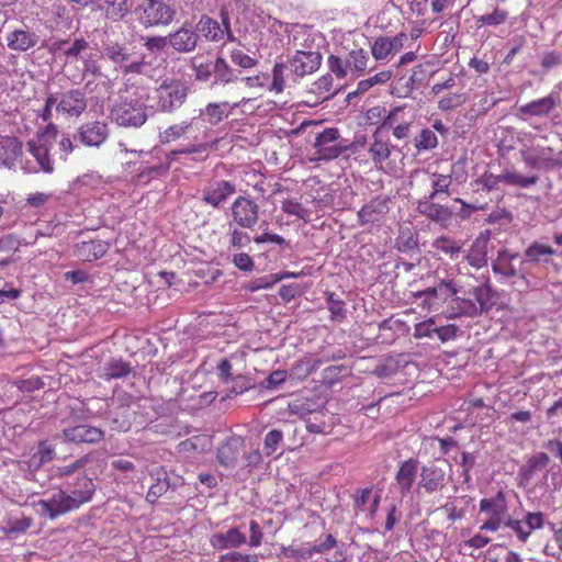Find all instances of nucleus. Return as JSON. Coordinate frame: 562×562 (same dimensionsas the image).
Here are the masks:
<instances>
[{"label":"nucleus","instance_id":"obj_1","mask_svg":"<svg viewBox=\"0 0 562 562\" xmlns=\"http://www.w3.org/2000/svg\"><path fill=\"white\" fill-rule=\"evenodd\" d=\"M125 89H121L119 98L111 108L110 115L119 126L138 128L147 119V106L143 102V94L138 89L130 93L127 82Z\"/></svg>","mask_w":562,"mask_h":562},{"label":"nucleus","instance_id":"obj_2","mask_svg":"<svg viewBox=\"0 0 562 562\" xmlns=\"http://www.w3.org/2000/svg\"><path fill=\"white\" fill-rule=\"evenodd\" d=\"M473 299H461L452 296L449 301L448 308L443 313L449 318L460 316H476L483 312L490 311L492 307V289L486 281L483 285L477 286L472 292Z\"/></svg>","mask_w":562,"mask_h":562},{"label":"nucleus","instance_id":"obj_3","mask_svg":"<svg viewBox=\"0 0 562 562\" xmlns=\"http://www.w3.org/2000/svg\"><path fill=\"white\" fill-rule=\"evenodd\" d=\"M111 427L117 431H128L134 425L144 426L146 418L140 400L124 393L119 396V405L110 413Z\"/></svg>","mask_w":562,"mask_h":562},{"label":"nucleus","instance_id":"obj_4","mask_svg":"<svg viewBox=\"0 0 562 562\" xmlns=\"http://www.w3.org/2000/svg\"><path fill=\"white\" fill-rule=\"evenodd\" d=\"M188 86L177 79H166L154 91L155 109L161 113H172L187 101Z\"/></svg>","mask_w":562,"mask_h":562},{"label":"nucleus","instance_id":"obj_5","mask_svg":"<svg viewBox=\"0 0 562 562\" xmlns=\"http://www.w3.org/2000/svg\"><path fill=\"white\" fill-rule=\"evenodd\" d=\"M144 27L168 26L176 16V10L162 0H143L135 9Z\"/></svg>","mask_w":562,"mask_h":562},{"label":"nucleus","instance_id":"obj_6","mask_svg":"<svg viewBox=\"0 0 562 562\" xmlns=\"http://www.w3.org/2000/svg\"><path fill=\"white\" fill-rule=\"evenodd\" d=\"M450 463L447 460H438L429 464L423 465L419 472L418 490H424L428 494L441 492L449 480L447 470Z\"/></svg>","mask_w":562,"mask_h":562},{"label":"nucleus","instance_id":"obj_7","mask_svg":"<svg viewBox=\"0 0 562 562\" xmlns=\"http://www.w3.org/2000/svg\"><path fill=\"white\" fill-rule=\"evenodd\" d=\"M351 146L353 144H348L347 140L340 139V133L335 127H327L322 133H318L314 142V148L321 160L336 159Z\"/></svg>","mask_w":562,"mask_h":562},{"label":"nucleus","instance_id":"obj_8","mask_svg":"<svg viewBox=\"0 0 562 562\" xmlns=\"http://www.w3.org/2000/svg\"><path fill=\"white\" fill-rule=\"evenodd\" d=\"M458 290L452 281L441 280L437 285L429 286L423 291L413 293L416 300H420L423 308L428 311H439L443 303H448L452 296L457 295Z\"/></svg>","mask_w":562,"mask_h":562},{"label":"nucleus","instance_id":"obj_9","mask_svg":"<svg viewBox=\"0 0 562 562\" xmlns=\"http://www.w3.org/2000/svg\"><path fill=\"white\" fill-rule=\"evenodd\" d=\"M289 69L296 82L306 75L315 72L322 64V55L314 50H296L289 59Z\"/></svg>","mask_w":562,"mask_h":562},{"label":"nucleus","instance_id":"obj_10","mask_svg":"<svg viewBox=\"0 0 562 562\" xmlns=\"http://www.w3.org/2000/svg\"><path fill=\"white\" fill-rule=\"evenodd\" d=\"M233 222L241 228L251 229L259 220V205L248 196H238L231 205Z\"/></svg>","mask_w":562,"mask_h":562},{"label":"nucleus","instance_id":"obj_11","mask_svg":"<svg viewBox=\"0 0 562 562\" xmlns=\"http://www.w3.org/2000/svg\"><path fill=\"white\" fill-rule=\"evenodd\" d=\"M55 439H63L74 443H97L103 440L104 431L90 425H77L65 428L60 434L54 436Z\"/></svg>","mask_w":562,"mask_h":562},{"label":"nucleus","instance_id":"obj_12","mask_svg":"<svg viewBox=\"0 0 562 562\" xmlns=\"http://www.w3.org/2000/svg\"><path fill=\"white\" fill-rule=\"evenodd\" d=\"M150 477L155 481L147 492L146 499L154 504L162 496L169 488L176 490L182 484L179 476L171 479L168 471L164 467H158L149 472Z\"/></svg>","mask_w":562,"mask_h":562},{"label":"nucleus","instance_id":"obj_13","mask_svg":"<svg viewBox=\"0 0 562 562\" xmlns=\"http://www.w3.org/2000/svg\"><path fill=\"white\" fill-rule=\"evenodd\" d=\"M36 506L40 507L42 515L47 516L52 520L76 509L74 499H70L69 495L61 490L54 493L48 499H40Z\"/></svg>","mask_w":562,"mask_h":562},{"label":"nucleus","instance_id":"obj_14","mask_svg":"<svg viewBox=\"0 0 562 562\" xmlns=\"http://www.w3.org/2000/svg\"><path fill=\"white\" fill-rule=\"evenodd\" d=\"M109 136L108 124L100 121L87 122L82 124L75 136L83 145L90 147L101 146Z\"/></svg>","mask_w":562,"mask_h":562},{"label":"nucleus","instance_id":"obj_15","mask_svg":"<svg viewBox=\"0 0 562 562\" xmlns=\"http://www.w3.org/2000/svg\"><path fill=\"white\" fill-rule=\"evenodd\" d=\"M515 506H509L503 492H498L494 497V531L499 528L508 529V533H514L515 522L518 517L515 516Z\"/></svg>","mask_w":562,"mask_h":562},{"label":"nucleus","instance_id":"obj_16","mask_svg":"<svg viewBox=\"0 0 562 562\" xmlns=\"http://www.w3.org/2000/svg\"><path fill=\"white\" fill-rule=\"evenodd\" d=\"M245 442L240 436H231L225 439L217 448L216 459L218 463L227 469L236 467Z\"/></svg>","mask_w":562,"mask_h":562},{"label":"nucleus","instance_id":"obj_17","mask_svg":"<svg viewBox=\"0 0 562 562\" xmlns=\"http://www.w3.org/2000/svg\"><path fill=\"white\" fill-rule=\"evenodd\" d=\"M87 103L88 101L83 90L71 89L61 93L56 110L69 116L78 117L86 111Z\"/></svg>","mask_w":562,"mask_h":562},{"label":"nucleus","instance_id":"obj_18","mask_svg":"<svg viewBox=\"0 0 562 562\" xmlns=\"http://www.w3.org/2000/svg\"><path fill=\"white\" fill-rule=\"evenodd\" d=\"M235 192L236 186L234 183L227 180H217L203 189L202 200L213 207H220Z\"/></svg>","mask_w":562,"mask_h":562},{"label":"nucleus","instance_id":"obj_19","mask_svg":"<svg viewBox=\"0 0 562 562\" xmlns=\"http://www.w3.org/2000/svg\"><path fill=\"white\" fill-rule=\"evenodd\" d=\"M248 101V99L243 98L239 102L233 104L228 102H212L200 111V116H203L204 121L210 125H217L224 119L228 117L233 110Z\"/></svg>","mask_w":562,"mask_h":562},{"label":"nucleus","instance_id":"obj_20","mask_svg":"<svg viewBox=\"0 0 562 562\" xmlns=\"http://www.w3.org/2000/svg\"><path fill=\"white\" fill-rule=\"evenodd\" d=\"M23 144L14 136H0V168L12 169L22 155Z\"/></svg>","mask_w":562,"mask_h":562},{"label":"nucleus","instance_id":"obj_21","mask_svg":"<svg viewBox=\"0 0 562 562\" xmlns=\"http://www.w3.org/2000/svg\"><path fill=\"white\" fill-rule=\"evenodd\" d=\"M199 35L188 23L169 34V45L179 53H190L195 49Z\"/></svg>","mask_w":562,"mask_h":562},{"label":"nucleus","instance_id":"obj_22","mask_svg":"<svg viewBox=\"0 0 562 562\" xmlns=\"http://www.w3.org/2000/svg\"><path fill=\"white\" fill-rule=\"evenodd\" d=\"M418 465L419 461L415 458H409L400 464L395 481L403 496L411 492L418 473Z\"/></svg>","mask_w":562,"mask_h":562},{"label":"nucleus","instance_id":"obj_23","mask_svg":"<svg viewBox=\"0 0 562 562\" xmlns=\"http://www.w3.org/2000/svg\"><path fill=\"white\" fill-rule=\"evenodd\" d=\"M387 212V200L374 198L358 212V223L360 225L373 224L380 221Z\"/></svg>","mask_w":562,"mask_h":562},{"label":"nucleus","instance_id":"obj_24","mask_svg":"<svg viewBox=\"0 0 562 562\" xmlns=\"http://www.w3.org/2000/svg\"><path fill=\"white\" fill-rule=\"evenodd\" d=\"M491 234L492 232L490 229L482 232L474 240L467 256L469 263L476 269L485 267L487 263V251Z\"/></svg>","mask_w":562,"mask_h":562},{"label":"nucleus","instance_id":"obj_25","mask_svg":"<svg viewBox=\"0 0 562 562\" xmlns=\"http://www.w3.org/2000/svg\"><path fill=\"white\" fill-rule=\"evenodd\" d=\"M40 36L29 29H16L7 36V45L11 50L25 52L38 44Z\"/></svg>","mask_w":562,"mask_h":562},{"label":"nucleus","instance_id":"obj_26","mask_svg":"<svg viewBox=\"0 0 562 562\" xmlns=\"http://www.w3.org/2000/svg\"><path fill=\"white\" fill-rule=\"evenodd\" d=\"M70 499H74L75 508H79L80 505L89 502L95 491V486L91 479L87 476H80L74 484L70 485Z\"/></svg>","mask_w":562,"mask_h":562},{"label":"nucleus","instance_id":"obj_27","mask_svg":"<svg viewBox=\"0 0 562 562\" xmlns=\"http://www.w3.org/2000/svg\"><path fill=\"white\" fill-rule=\"evenodd\" d=\"M557 105L558 99L550 94L521 105L519 112L524 115L543 116L549 115Z\"/></svg>","mask_w":562,"mask_h":562},{"label":"nucleus","instance_id":"obj_28","mask_svg":"<svg viewBox=\"0 0 562 562\" xmlns=\"http://www.w3.org/2000/svg\"><path fill=\"white\" fill-rule=\"evenodd\" d=\"M131 371L132 368L128 362L124 361L122 358H111L102 367L99 376L105 381H110L124 378L128 375Z\"/></svg>","mask_w":562,"mask_h":562},{"label":"nucleus","instance_id":"obj_29","mask_svg":"<svg viewBox=\"0 0 562 562\" xmlns=\"http://www.w3.org/2000/svg\"><path fill=\"white\" fill-rule=\"evenodd\" d=\"M542 525L543 516L541 513H529L526 520L517 519L514 533L519 540L525 541L532 530L541 528Z\"/></svg>","mask_w":562,"mask_h":562},{"label":"nucleus","instance_id":"obj_30","mask_svg":"<svg viewBox=\"0 0 562 562\" xmlns=\"http://www.w3.org/2000/svg\"><path fill=\"white\" fill-rule=\"evenodd\" d=\"M372 138L373 143L369 147V154L375 165H381L391 155L389 143L383 138V133L378 130L373 132Z\"/></svg>","mask_w":562,"mask_h":562},{"label":"nucleus","instance_id":"obj_31","mask_svg":"<svg viewBox=\"0 0 562 562\" xmlns=\"http://www.w3.org/2000/svg\"><path fill=\"white\" fill-rule=\"evenodd\" d=\"M432 200L419 201L417 210L420 214L435 222H446L450 218L451 212L448 207L431 202Z\"/></svg>","mask_w":562,"mask_h":562},{"label":"nucleus","instance_id":"obj_32","mask_svg":"<svg viewBox=\"0 0 562 562\" xmlns=\"http://www.w3.org/2000/svg\"><path fill=\"white\" fill-rule=\"evenodd\" d=\"M100 9L112 21L123 20L130 13L127 0H100Z\"/></svg>","mask_w":562,"mask_h":562},{"label":"nucleus","instance_id":"obj_33","mask_svg":"<svg viewBox=\"0 0 562 562\" xmlns=\"http://www.w3.org/2000/svg\"><path fill=\"white\" fill-rule=\"evenodd\" d=\"M515 262L521 263L517 254L499 252L494 261V273H499L504 277H515L517 274Z\"/></svg>","mask_w":562,"mask_h":562},{"label":"nucleus","instance_id":"obj_34","mask_svg":"<svg viewBox=\"0 0 562 562\" xmlns=\"http://www.w3.org/2000/svg\"><path fill=\"white\" fill-rule=\"evenodd\" d=\"M193 119L191 121H182L168 126L159 133V142L165 145L186 136L192 128Z\"/></svg>","mask_w":562,"mask_h":562},{"label":"nucleus","instance_id":"obj_35","mask_svg":"<svg viewBox=\"0 0 562 562\" xmlns=\"http://www.w3.org/2000/svg\"><path fill=\"white\" fill-rule=\"evenodd\" d=\"M103 57L111 60L113 64L119 65L120 68L123 64L130 61L131 54L125 45L119 43H108L102 48Z\"/></svg>","mask_w":562,"mask_h":562},{"label":"nucleus","instance_id":"obj_36","mask_svg":"<svg viewBox=\"0 0 562 562\" xmlns=\"http://www.w3.org/2000/svg\"><path fill=\"white\" fill-rule=\"evenodd\" d=\"M198 31L207 40L217 42L224 36V30L218 22L210 16L203 15L198 23Z\"/></svg>","mask_w":562,"mask_h":562},{"label":"nucleus","instance_id":"obj_37","mask_svg":"<svg viewBox=\"0 0 562 562\" xmlns=\"http://www.w3.org/2000/svg\"><path fill=\"white\" fill-rule=\"evenodd\" d=\"M109 249V244L102 240H90L81 244L80 256L87 261L97 260L103 257Z\"/></svg>","mask_w":562,"mask_h":562},{"label":"nucleus","instance_id":"obj_38","mask_svg":"<svg viewBox=\"0 0 562 562\" xmlns=\"http://www.w3.org/2000/svg\"><path fill=\"white\" fill-rule=\"evenodd\" d=\"M214 76L215 82H220L223 85H227L231 82H235L238 79V74L234 70L226 59L218 56L214 63Z\"/></svg>","mask_w":562,"mask_h":562},{"label":"nucleus","instance_id":"obj_39","mask_svg":"<svg viewBox=\"0 0 562 562\" xmlns=\"http://www.w3.org/2000/svg\"><path fill=\"white\" fill-rule=\"evenodd\" d=\"M555 250L544 244L533 241L526 250L525 257L529 262H546L548 263V256L554 255Z\"/></svg>","mask_w":562,"mask_h":562},{"label":"nucleus","instance_id":"obj_40","mask_svg":"<svg viewBox=\"0 0 562 562\" xmlns=\"http://www.w3.org/2000/svg\"><path fill=\"white\" fill-rule=\"evenodd\" d=\"M327 308L330 312V319L341 322L347 316L346 303L333 292H326Z\"/></svg>","mask_w":562,"mask_h":562},{"label":"nucleus","instance_id":"obj_41","mask_svg":"<svg viewBox=\"0 0 562 562\" xmlns=\"http://www.w3.org/2000/svg\"><path fill=\"white\" fill-rule=\"evenodd\" d=\"M29 150L44 172L52 173L54 171V165L49 159L48 149L44 145H36L34 142H29Z\"/></svg>","mask_w":562,"mask_h":562},{"label":"nucleus","instance_id":"obj_42","mask_svg":"<svg viewBox=\"0 0 562 562\" xmlns=\"http://www.w3.org/2000/svg\"><path fill=\"white\" fill-rule=\"evenodd\" d=\"M88 48V42L85 38H76L72 43L60 41L56 43V49L61 52L67 58H77Z\"/></svg>","mask_w":562,"mask_h":562},{"label":"nucleus","instance_id":"obj_43","mask_svg":"<svg viewBox=\"0 0 562 562\" xmlns=\"http://www.w3.org/2000/svg\"><path fill=\"white\" fill-rule=\"evenodd\" d=\"M431 178L432 192L428 196L429 200H435L439 198L441 193L450 195L449 188L452 182L451 176L432 173Z\"/></svg>","mask_w":562,"mask_h":562},{"label":"nucleus","instance_id":"obj_44","mask_svg":"<svg viewBox=\"0 0 562 562\" xmlns=\"http://www.w3.org/2000/svg\"><path fill=\"white\" fill-rule=\"evenodd\" d=\"M400 369V362L393 357H387L383 360H381L375 368L373 369L372 373L381 379H389L397 373Z\"/></svg>","mask_w":562,"mask_h":562},{"label":"nucleus","instance_id":"obj_45","mask_svg":"<svg viewBox=\"0 0 562 562\" xmlns=\"http://www.w3.org/2000/svg\"><path fill=\"white\" fill-rule=\"evenodd\" d=\"M504 181L509 184L518 186L520 188H527L535 184L538 181L537 176L525 177L516 172H507L505 175L494 177V182Z\"/></svg>","mask_w":562,"mask_h":562},{"label":"nucleus","instance_id":"obj_46","mask_svg":"<svg viewBox=\"0 0 562 562\" xmlns=\"http://www.w3.org/2000/svg\"><path fill=\"white\" fill-rule=\"evenodd\" d=\"M368 56L362 49L351 50L346 58L350 71L362 72L367 68Z\"/></svg>","mask_w":562,"mask_h":562},{"label":"nucleus","instance_id":"obj_47","mask_svg":"<svg viewBox=\"0 0 562 562\" xmlns=\"http://www.w3.org/2000/svg\"><path fill=\"white\" fill-rule=\"evenodd\" d=\"M283 441V432L279 429L270 430L263 440V451L267 456H272L277 452Z\"/></svg>","mask_w":562,"mask_h":562},{"label":"nucleus","instance_id":"obj_48","mask_svg":"<svg viewBox=\"0 0 562 562\" xmlns=\"http://www.w3.org/2000/svg\"><path fill=\"white\" fill-rule=\"evenodd\" d=\"M289 68V64L286 63H276L272 68V82L270 86V91H274L276 93H281L284 90L285 81H284V69Z\"/></svg>","mask_w":562,"mask_h":562},{"label":"nucleus","instance_id":"obj_49","mask_svg":"<svg viewBox=\"0 0 562 562\" xmlns=\"http://www.w3.org/2000/svg\"><path fill=\"white\" fill-rule=\"evenodd\" d=\"M209 440L205 437L193 436L179 443L180 451L182 452H202L205 451Z\"/></svg>","mask_w":562,"mask_h":562},{"label":"nucleus","instance_id":"obj_50","mask_svg":"<svg viewBox=\"0 0 562 562\" xmlns=\"http://www.w3.org/2000/svg\"><path fill=\"white\" fill-rule=\"evenodd\" d=\"M404 106L393 108L383 119L382 123L376 127L378 131L384 132L385 130L393 128L400 122L404 120L401 117L403 114Z\"/></svg>","mask_w":562,"mask_h":562},{"label":"nucleus","instance_id":"obj_51","mask_svg":"<svg viewBox=\"0 0 562 562\" xmlns=\"http://www.w3.org/2000/svg\"><path fill=\"white\" fill-rule=\"evenodd\" d=\"M437 324L434 318H429L425 322H420L415 325L414 337L415 338H434L436 337Z\"/></svg>","mask_w":562,"mask_h":562},{"label":"nucleus","instance_id":"obj_52","mask_svg":"<svg viewBox=\"0 0 562 562\" xmlns=\"http://www.w3.org/2000/svg\"><path fill=\"white\" fill-rule=\"evenodd\" d=\"M490 0H470L469 5L471 7V11L474 13V19L476 23L481 25H490L492 24V13H481L482 7L484 4H488Z\"/></svg>","mask_w":562,"mask_h":562},{"label":"nucleus","instance_id":"obj_53","mask_svg":"<svg viewBox=\"0 0 562 562\" xmlns=\"http://www.w3.org/2000/svg\"><path fill=\"white\" fill-rule=\"evenodd\" d=\"M492 108V100L487 90L475 92L472 100V109L477 114L486 113Z\"/></svg>","mask_w":562,"mask_h":562},{"label":"nucleus","instance_id":"obj_54","mask_svg":"<svg viewBox=\"0 0 562 562\" xmlns=\"http://www.w3.org/2000/svg\"><path fill=\"white\" fill-rule=\"evenodd\" d=\"M231 60L234 65L243 68V69H249L255 67L258 64V60L246 53H244L240 49H233L231 52Z\"/></svg>","mask_w":562,"mask_h":562},{"label":"nucleus","instance_id":"obj_55","mask_svg":"<svg viewBox=\"0 0 562 562\" xmlns=\"http://www.w3.org/2000/svg\"><path fill=\"white\" fill-rule=\"evenodd\" d=\"M437 144L438 140L435 133L429 128H425L420 132L419 137L416 138L415 146L417 147L418 150H429L435 148Z\"/></svg>","mask_w":562,"mask_h":562},{"label":"nucleus","instance_id":"obj_56","mask_svg":"<svg viewBox=\"0 0 562 562\" xmlns=\"http://www.w3.org/2000/svg\"><path fill=\"white\" fill-rule=\"evenodd\" d=\"M281 210L302 220H305L308 214V211L300 202L290 199L282 201Z\"/></svg>","mask_w":562,"mask_h":562},{"label":"nucleus","instance_id":"obj_57","mask_svg":"<svg viewBox=\"0 0 562 562\" xmlns=\"http://www.w3.org/2000/svg\"><path fill=\"white\" fill-rule=\"evenodd\" d=\"M313 405L310 401L295 400L289 403L288 409L291 415L303 418L314 412Z\"/></svg>","mask_w":562,"mask_h":562},{"label":"nucleus","instance_id":"obj_58","mask_svg":"<svg viewBox=\"0 0 562 562\" xmlns=\"http://www.w3.org/2000/svg\"><path fill=\"white\" fill-rule=\"evenodd\" d=\"M432 246L451 256L461 251V246L458 243L445 236L435 239Z\"/></svg>","mask_w":562,"mask_h":562},{"label":"nucleus","instance_id":"obj_59","mask_svg":"<svg viewBox=\"0 0 562 562\" xmlns=\"http://www.w3.org/2000/svg\"><path fill=\"white\" fill-rule=\"evenodd\" d=\"M14 385L22 392H34L44 387V382L38 376H31L29 379H21L14 381Z\"/></svg>","mask_w":562,"mask_h":562},{"label":"nucleus","instance_id":"obj_60","mask_svg":"<svg viewBox=\"0 0 562 562\" xmlns=\"http://www.w3.org/2000/svg\"><path fill=\"white\" fill-rule=\"evenodd\" d=\"M34 453L44 464L53 461L56 457L55 447L47 440L40 441Z\"/></svg>","mask_w":562,"mask_h":562},{"label":"nucleus","instance_id":"obj_61","mask_svg":"<svg viewBox=\"0 0 562 562\" xmlns=\"http://www.w3.org/2000/svg\"><path fill=\"white\" fill-rule=\"evenodd\" d=\"M232 381H233V385H232V389L229 390V393H227V397H231L233 394L234 395L243 394L252 387V383H251L250 379H248L247 376L241 375V374L236 375L235 378L232 379Z\"/></svg>","mask_w":562,"mask_h":562},{"label":"nucleus","instance_id":"obj_62","mask_svg":"<svg viewBox=\"0 0 562 562\" xmlns=\"http://www.w3.org/2000/svg\"><path fill=\"white\" fill-rule=\"evenodd\" d=\"M337 540L336 538L328 533L324 541L319 543H314L312 547L307 548L306 553L307 555H314L316 553H325L336 547Z\"/></svg>","mask_w":562,"mask_h":562},{"label":"nucleus","instance_id":"obj_63","mask_svg":"<svg viewBox=\"0 0 562 562\" xmlns=\"http://www.w3.org/2000/svg\"><path fill=\"white\" fill-rule=\"evenodd\" d=\"M392 53V44L389 38L379 37L372 46V55L375 59H384Z\"/></svg>","mask_w":562,"mask_h":562},{"label":"nucleus","instance_id":"obj_64","mask_svg":"<svg viewBox=\"0 0 562 562\" xmlns=\"http://www.w3.org/2000/svg\"><path fill=\"white\" fill-rule=\"evenodd\" d=\"M220 562H259L256 554H243L237 551H232L220 557Z\"/></svg>","mask_w":562,"mask_h":562}]
</instances>
